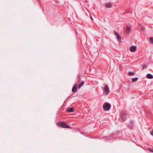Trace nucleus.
<instances>
[{
  "instance_id": "39448f33",
  "label": "nucleus",
  "mask_w": 153,
  "mask_h": 153,
  "mask_svg": "<svg viewBox=\"0 0 153 153\" xmlns=\"http://www.w3.org/2000/svg\"><path fill=\"white\" fill-rule=\"evenodd\" d=\"M104 90L106 92V95L108 94L109 93L110 91L107 85H105L104 87Z\"/></svg>"
},
{
  "instance_id": "4468645a",
  "label": "nucleus",
  "mask_w": 153,
  "mask_h": 153,
  "mask_svg": "<svg viewBox=\"0 0 153 153\" xmlns=\"http://www.w3.org/2000/svg\"><path fill=\"white\" fill-rule=\"evenodd\" d=\"M150 40L151 43L153 44V38L150 37Z\"/></svg>"
},
{
  "instance_id": "412c9836",
  "label": "nucleus",
  "mask_w": 153,
  "mask_h": 153,
  "mask_svg": "<svg viewBox=\"0 0 153 153\" xmlns=\"http://www.w3.org/2000/svg\"><path fill=\"white\" fill-rule=\"evenodd\" d=\"M143 30H145V29H144V28H143Z\"/></svg>"
},
{
  "instance_id": "6ab92c4d",
  "label": "nucleus",
  "mask_w": 153,
  "mask_h": 153,
  "mask_svg": "<svg viewBox=\"0 0 153 153\" xmlns=\"http://www.w3.org/2000/svg\"><path fill=\"white\" fill-rule=\"evenodd\" d=\"M90 17L92 20H93V19L91 16H90Z\"/></svg>"
},
{
  "instance_id": "f3484780",
  "label": "nucleus",
  "mask_w": 153,
  "mask_h": 153,
  "mask_svg": "<svg viewBox=\"0 0 153 153\" xmlns=\"http://www.w3.org/2000/svg\"><path fill=\"white\" fill-rule=\"evenodd\" d=\"M149 150L151 152H153V149H149Z\"/></svg>"
},
{
  "instance_id": "0eeeda50",
  "label": "nucleus",
  "mask_w": 153,
  "mask_h": 153,
  "mask_svg": "<svg viewBox=\"0 0 153 153\" xmlns=\"http://www.w3.org/2000/svg\"><path fill=\"white\" fill-rule=\"evenodd\" d=\"M130 51L131 52H134L136 50V47L135 46H132L130 47Z\"/></svg>"
},
{
  "instance_id": "7ed1b4c3",
  "label": "nucleus",
  "mask_w": 153,
  "mask_h": 153,
  "mask_svg": "<svg viewBox=\"0 0 153 153\" xmlns=\"http://www.w3.org/2000/svg\"><path fill=\"white\" fill-rule=\"evenodd\" d=\"M114 34L115 35L117 36V39L118 42H120L121 41L120 36L119 35L118 33L116 31L114 32Z\"/></svg>"
},
{
  "instance_id": "dca6fc26",
  "label": "nucleus",
  "mask_w": 153,
  "mask_h": 153,
  "mask_svg": "<svg viewBox=\"0 0 153 153\" xmlns=\"http://www.w3.org/2000/svg\"><path fill=\"white\" fill-rule=\"evenodd\" d=\"M129 74L130 75H133L134 74V73L133 72H130Z\"/></svg>"
},
{
  "instance_id": "423d86ee",
  "label": "nucleus",
  "mask_w": 153,
  "mask_h": 153,
  "mask_svg": "<svg viewBox=\"0 0 153 153\" xmlns=\"http://www.w3.org/2000/svg\"><path fill=\"white\" fill-rule=\"evenodd\" d=\"M121 118L123 121H124L126 119V114L123 112H122L121 114Z\"/></svg>"
},
{
  "instance_id": "f257e3e1",
  "label": "nucleus",
  "mask_w": 153,
  "mask_h": 153,
  "mask_svg": "<svg viewBox=\"0 0 153 153\" xmlns=\"http://www.w3.org/2000/svg\"><path fill=\"white\" fill-rule=\"evenodd\" d=\"M56 125L59 126L62 128H69L70 126L67 125L65 122L59 121L56 123Z\"/></svg>"
},
{
  "instance_id": "a211bd4d",
  "label": "nucleus",
  "mask_w": 153,
  "mask_h": 153,
  "mask_svg": "<svg viewBox=\"0 0 153 153\" xmlns=\"http://www.w3.org/2000/svg\"><path fill=\"white\" fill-rule=\"evenodd\" d=\"M150 133L151 134H153V129L151 131Z\"/></svg>"
},
{
  "instance_id": "aec40b11",
  "label": "nucleus",
  "mask_w": 153,
  "mask_h": 153,
  "mask_svg": "<svg viewBox=\"0 0 153 153\" xmlns=\"http://www.w3.org/2000/svg\"><path fill=\"white\" fill-rule=\"evenodd\" d=\"M80 80H78V83H79V81H80Z\"/></svg>"
},
{
  "instance_id": "4be33fe9",
  "label": "nucleus",
  "mask_w": 153,
  "mask_h": 153,
  "mask_svg": "<svg viewBox=\"0 0 153 153\" xmlns=\"http://www.w3.org/2000/svg\"><path fill=\"white\" fill-rule=\"evenodd\" d=\"M81 134H83L82 133H80Z\"/></svg>"
},
{
  "instance_id": "ddd939ff",
  "label": "nucleus",
  "mask_w": 153,
  "mask_h": 153,
  "mask_svg": "<svg viewBox=\"0 0 153 153\" xmlns=\"http://www.w3.org/2000/svg\"><path fill=\"white\" fill-rule=\"evenodd\" d=\"M137 80V77H135V78H132V81L133 82H134L136 81Z\"/></svg>"
},
{
  "instance_id": "20e7f679",
  "label": "nucleus",
  "mask_w": 153,
  "mask_h": 153,
  "mask_svg": "<svg viewBox=\"0 0 153 153\" xmlns=\"http://www.w3.org/2000/svg\"><path fill=\"white\" fill-rule=\"evenodd\" d=\"M77 85L76 84H75L73 87L72 90V91L73 92L75 93L77 91Z\"/></svg>"
},
{
  "instance_id": "f8f14e48",
  "label": "nucleus",
  "mask_w": 153,
  "mask_h": 153,
  "mask_svg": "<svg viewBox=\"0 0 153 153\" xmlns=\"http://www.w3.org/2000/svg\"><path fill=\"white\" fill-rule=\"evenodd\" d=\"M84 82H82L79 85L78 88H80L84 84Z\"/></svg>"
},
{
  "instance_id": "1a4fd4ad",
  "label": "nucleus",
  "mask_w": 153,
  "mask_h": 153,
  "mask_svg": "<svg viewBox=\"0 0 153 153\" xmlns=\"http://www.w3.org/2000/svg\"><path fill=\"white\" fill-rule=\"evenodd\" d=\"M74 108H70L68 109L67 111L68 112H73L74 111Z\"/></svg>"
},
{
  "instance_id": "6e6552de",
  "label": "nucleus",
  "mask_w": 153,
  "mask_h": 153,
  "mask_svg": "<svg viewBox=\"0 0 153 153\" xmlns=\"http://www.w3.org/2000/svg\"><path fill=\"white\" fill-rule=\"evenodd\" d=\"M112 6V4L110 2L106 3L105 4V6L107 8H110Z\"/></svg>"
},
{
  "instance_id": "f03ea898",
  "label": "nucleus",
  "mask_w": 153,
  "mask_h": 153,
  "mask_svg": "<svg viewBox=\"0 0 153 153\" xmlns=\"http://www.w3.org/2000/svg\"><path fill=\"white\" fill-rule=\"evenodd\" d=\"M103 108L105 111L109 110L111 107L110 104L108 103H105L103 105Z\"/></svg>"
},
{
  "instance_id": "9b49d317",
  "label": "nucleus",
  "mask_w": 153,
  "mask_h": 153,
  "mask_svg": "<svg viewBox=\"0 0 153 153\" xmlns=\"http://www.w3.org/2000/svg\"><path fill=\"white\" fill-rule=\"evenodd\" d=\"M130 31V27L129 26H127L126 27V33H129Z\"/></svg>"
},
{
  "instance_id": "9d476101",
  "label": "nucleus",
  "mask_w": 153,
  "mask_h": 153,
  "mask_svg": "<svg viewBox=\"0 0 153 153\" xmlns=\"http://www.w3.org/2000/svg\"><path fill=\"white\" fill-rule=\"evenodd\" d=\"M147 77L149 79H152L153 78V76L152 74H149L146 75Z\"/></svg>"
},
{
  "instance_id": "2eb2a0df",
  "label": "nucleus",
  "mask_w": 153,
  "mask_h": 153,
  "mask_svg": "<svg viewBox=\"0 0 153 153\" xmlns=\"http://www.w3.org/2000/svg\"><path fill=\"white\" fill-rule=\"evenodd\" d=\"M142 66L143 67V70L145 68H146L147 67V66L145 65H142Z\"/></svg>"
}]
</instances>
